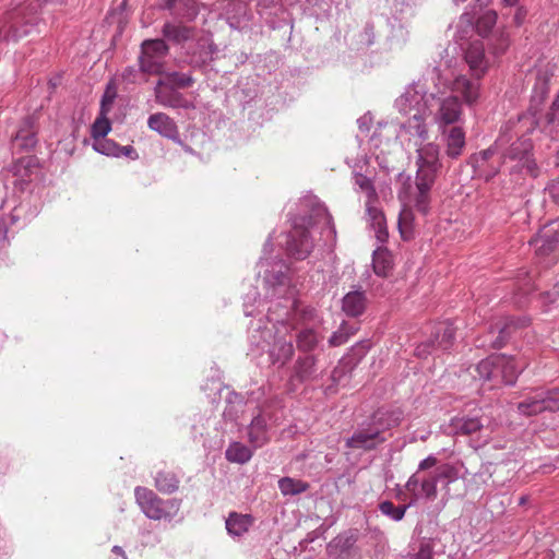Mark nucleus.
<instances>
[{
    "mask_svg": "<svg viewBox=\"0 0 559 559\" xmlns=\"http://www.w3.org/2000/svg\"><path fill=\"white\" fill-rule=\"evenodd\" d=\"M253 455L252 450L241 442H231L225 451L226 460L231 463L246 464Z\"/></svg>",
    "mask_w": 559,
    "mask_h": 559,
    "instance_id": "72a5a7b5",
    "label": "nucleus"
},
{
    "mask_svg": "<svg viewBox=\"0 0 559 559\" xmlns=\"http://www.w3.org/2000/svg\"><path fill=\"white\" fill-rule=\"evenodd\" d=\"M374 25L372 22H367L360 34V43L366 46H371L374 44Z\"/></svg>",
    "mask_w": 559,
    "mask_h": 559,
    "instance_id": "13d9d810",
    "label": "nucleus"
},
{
    "mask_svg": "<svg viewBox=\"0 0 559 559\" xmlns=\"http://www.w3.org/2000/svg\"><path fill=\"white\" fill-rule=\"evenodd\" d=\"M475 373H473L474 378H478L483 382H490V388L498 386L502 383L501 376L499 374V370L496 368H492V371H490V374L486 376L480 369H479V362L474 367Z\"/></svg>",
    "mask_w": 559,
    "mask_h": 559,
    "instance_id": "8fccbe9b",
    "label": "nucleus"
},
{
    "mask_svg": "<svg viewBox=\"0 0 559 559\" xmlns=\"http://www.w3.org/2000/svg\"><path fill=\"white\" fill-rule=\"evenodd\" d=\"M358 331L357 323H348L344 321L340 328L332 333L329 338L330 346L336 347L345 344L350 336H353Z\"/></svg>",
    "mask_w": 559,
    "mask_h": 559,
    "instance_id": "c9c22d12",
    "label": "nucleus"
},
{
    "mask_svg": "<svg viewBox=\"0 0 559 559\" xmlns=\"http://www.w3.org/2000/svg\"><path fill=\"white\" fill-rule=\"evenodd\" d=\"M559 298V285L556 284L552 289L540 294V299L545 305H551Z\"/></svg>",
    "mask_w": 559,
    "mask_h": 559,
    "instance_id": "680f3d73",
    "label": "nucleus"
},
{
    "mask_svg": "<svg viewBox=\"0 0 559 559\" xmlns=\"http://www.w3.org/2000/svg\"><path fill=\"white\" fill-rule=\"evenodd\" d=\"M455 331V326L450 321L436 324L429 336L416 346L414 355L426 359L430 355L448 352L454 344Z\"/></svg>",
    "mask_w": 559,
    "mask_h": 559,
    "instance_id": "6e6552de",
    "label": "nucleus"
},
{
    "mask_svg": "<svg viewBox=\"0 0 559 559\" xmlns=\"http://www.w3.org/2000/svg\"><path fill=\"white\" fill-rule=\"evenodd\" d=\"M239 407L237 405H227L224 409L223 416L226 420L234 421L238 417Z\"/></svg>",
    "mask_w": 559,
    "mask_h": 559,
    "instance_id": "774afa93",
    "label": "nucleus"
},
{
    "mask_svg": "<svg viewBox=\"0 0 559 559\" xmlns=\"http://www.w3.org/2000/svg\"><path fill=\"white\" fill-rule=\"evenodd\" d=\"M400 423L395 412L378 409L369 421L360 424L345 440V447L353 450L373 451L386 441L384 432Z\"/></svg>",
    "mask_w": 559,
    "mask_h": 559,
    "instance_id": "7ed1b4c3",
    "label": "nucleus"
},
{
    "mask_svg": "<svg viewBox=\"0 0 559 559\" xmlns=\"http://www.w3.org/2000/svg\"><path fill=\"white\" fill-rule=\"evenodd\" d=\"M372 228L374 229L376 237L380 242H385L388 240L389 233L385 219H383V223H380L379 225H373Z\"/></svg>",
    "mask_w": 559,
    "mask_h": 559,
    "instance_id": "338daca9",
    "label": "nucleus"
},
{
    "mask_svg": "<svg viewBox=\"0 0 559 559\" xmlns=\"http://www.w3.org/2000/svg\"><path fill=\"white\" fill-rule=\"evenodd\" d=\"M147 126L151 130L159 133L162 136L173 140L177 144H182L178 127L174 119L164 112H156L148 117Z\"/></svg>",
    "mask_w": 559,
    "mask_h": 559,
    "instance_id": "aec40b11",
    "label": "nucleus"
},
{
    "mask_svg": "<svg viewBox=\"0 0 559 559\" xmlns=\"http://www.w3.org/2000/svg\"><path fill=\"white\" fill-rule=\"evenodd\" d=\"M396 109L409 118L401 123L400 129L409 135H416L421 141L428 138V129L425 122L427 111L431 112L429 99L414 87H408L395 100Z\"/></svg>",
    "mask_w": 559,
    "mask_h": 559,
    "instance_id": "39448f33",
    "label": "nucleus"
},
{
    "mask_svg": "<svg viewBox=\"0 0 559 559\" xmlns=\"http://www.w3.org/2000/svg\"><path fill=\"white\" fill-rule=\"evenodd\" d=\"M14 148L21 152L33 150L37 144V128L34 116H26L12 138Z\"/></svg>",
    "mask_w": 559,
    "mask_h": 559,
    "instance_id": "a211bd4d",
    "label": "nucleus"
},
{
    "mask_svg": "<svg viewBox=\"0 0 559 559\" xmlns=\"http://www.w3.org/2000/svg\"><path fill=\"white\" fill-rule=\"evenodd\" d=\"M217 51L214 44L205 40H199L197 45L187 49L188 64L193 69H200L213 60V55Z\"/></svg>",
    "mask_w": 559,
    "mask_h": 559,
    "instance_id": "412c9836",
    "label": "nucleus"
},
{
    "mask_svg": "<svg viewBox=\"0 0 559 559\" xmlns=\"http://www.w3.org/2000/svg\"><path fill=\"white\" fill-rule=\"evenodd\" d=\"M547 94H548L547 81L545 79H538L534 86V90H533V95H532V99H531L532 107L542 104Z\"/></svg>",
    "mask_w": 559,
    "mask_h": 559,
    "instance_id": "603ef678",
    "label": "nucleus"
},
{
    "mask_svg": "<svg viewBox=\"0 0 559 559\" xmlns=\"http://www.w3.org/2000/svg\"><path fill=\"white\" fill-rule=\"evenodd\" d=\"M525 367V364H520L515 358L502 354L491 355L479 361V369L486 376L490 374L492 368L498 369L504 385H514Z\"/></svg>",
    "mask_w": 559,
    "mask_h": 559,
    "instance_id": "f8f14e48",
    "label": "nucleus"
},
{
    "mask_svg": "<svg viewBox=\"0 0 559 559\" xmlns=\"http://www.w3.org/2000/svg\"><path fill=\"white\" fill-rule=\"evenodd\" d=\"M361 537L359 528L350 527L338 533L326 545V554L331 559H362L358 540Z\"/></svg>",
    "mask_w": 559,
    "mask_h": 559,
    "instance_id": "9b49d317",
    "label": "nucleus"
},
{
    "mask_svg": "<svg viewBox=\"0 0 559 559\" xmlns=\"http://www.w3.org/2000/svg\"><path fill=\"white\" fill-rule=\"evenodd\" d=\"M372 228L374 229L376 237L380 242H385L388 240L389 233L385 219H383V223H380L379 225H373Z\"/></svg>",
    "mask_w": 559,
    "mask_h": 559,
    "instance_id": "69168bd1",
    "label": "nucleus"
},
{
    "mask_svg": "<svg viewBox=\"0 0 559 559\" xmlns=\"http://www.w3.org/2000/svg\"><path fill=\"white\" fill-rule=\"evenodd\" d=\"M39 160L36 156L28 155L19 158L12 166V173L14 176L20 177L22 181L26 182L27 179L34 174V170L38 167Z\"/></svg>",
    "mask_w": 559,
    "mask_h": 559,
    "instance_id": "2f4dec72",
    "label": "nucleus"
},
{
    "mask_svg": "<svg viewBox=\"0 0 559 559\" xmlns=\"http://www.w3.org/2000/svg\"><path fill=\"white\" fill-rule=\"evenodd\" d=\"M111 130V123L107 118V115L100 114L92 126V138L94 141L106 138Z\"/></svg>",
    "mask_w": 559,
    "mask_h": 559,
    "instance_id": "37998d69",
    "label": "nucleus"
},
{
    "mask_svg": "<svg viewBox=\"0 0 559 559\" xmlns=\"http://www.w3.org/2000/svg\"><path fill=\"white\" fill-rule=\"evenodd\" d=\"M438 477L435 474L419 475L414 473L405 484L406 490L412 495V503L419 499L433 501L437 498Z\"/></svg>",
    "mask_w": 559,
    "mask_h": 559,
    "instance_id": "ddd939ff",
    "label": "nucleus"
},
{
    "mask_svg": "<svg viewBox=\"0 0 559 559\" xmlns=\"http://www.w3.org/2000/svg\"><path fill=\"white\" fill-rule=\"evenodd\" d=\"M441 142L444 146L447 159L455 160L464 152L466 138L464 130L459 126L445 127L441 131Z\"/></svg>",
    "mask_w": 559,
    "mask_h": 559,
    "instance_id": "f3484780",
    "label": "nucleus"
},
{
    "mask_svg": "<svg viewBox=\"0 0 559 559\" xmlns=\"http://www.w3.org/2000/svg\"><path fill=\"white\" fill-rule=\"evenodd\" d=\"M530 243L534 245L536 252L540 255L559 251V221L545 226Z\"/></svg>",
    "mask_w": 559,
    "mask_h": 559,
    "instance_id": "6ab92c4d",
    "label": "nucleus"
},
{
    "mask_svg": "<svg viewBox=\"0 0 559 559\" xmlns=\"http://www.w3.org/2000/svg\"><path fill=\"white\" fill-rule=\"evenodd\" d=\"M116 97H117L116 87L111 83H108L107 87L102 96V99H100L99 112L108 115L112 108V104H114Z\"/></svg>",
    "mask_w": 559,
    "mask_h": 559,
    "instance_id": "09e8293b",
    "label": "nucleus"
},
{
    "mask_svg": "<svg viewBox=\"0 0 559 559\" xmlns=\"http://www.w3.org/2000/svg\"><path fill=\"white\" fill-rule=\"evenodd\" d=\"M497 13L493 10L485 11L476 21V32L486 37L497 23Z\"/></svg>",
    "mask_w": 559,
    "mask_h": 559,
    "instance_id": "a19ab883",
    "label": "nucleus"
},
{
    "mask_svg": "<svg viewBox=\"0 0 559 559\" xmlns=\"http://www.w3.org/2000/svg\"><path fill=\"white\" fill-rule=\"evenodd\" d=\"M465 61L469 68V72L474 80H469L466 75H459L452 83V91L461 94L467 104H473L479 96V83L489 69L490 62L486 57L483 41H472L465 50Z\"/></svg>",
    "mask_w": 559,
    "mask_h": 559,
    "instance_id": "20e7f679",
    "label": "nucleus"
},
{
    "mask_svg": "<svg viewBox=\"0 0 559 559\" xmlns=\"http://www.w3.org/2000/svg\"><path fill=\"white\" fill-rule=\"evenodd\" d=\"M156 103L174 109L183 108V109H192L194 108L193 104L188 100L181 93L176 91L169 86V88H164V91H156Z\"/></svg>",
    "mask_w": 559,
    "mask_h": 559,
    "instance_id": "a878e982",
    "label": "nucleus"
},
{
    "mask_svg": "<svg viewBox=\"0 0 559 559\" xmlns=\"http://www.w3.org/2000/svg\"><path fill=\"white\" fill-rule=\"evenodd\" d=\"M373 202L374 201H367L366 203L367 216L371 226L379 225L380 223H383V219H385L383 212L372 205Z\"/></svg>",
    "mask_w": 559,
    "mask_h": 559,
    "instance_id": "6e6d98bb",
    "label": "nucleus"
},
{
    "mask_svg": "<svg viewBox=\"0 0 559 559\" xmlns=\"http://www.w3.org/2000/svg\"><path fill=\"white\" fill-rule=\"evenodd\" d=\"M199 11L197 9L194 0H179L178 1V10L176 11V16L186 19L188 21H192L198 15Z\"/></svg>",
    "mask_w": 559,
    "mask_h": 559,
    "instance_id": "49530a36",
    "label": "nucleus"
},
{
    "mask_svg": "<svg viewBox=\"0 0 559 559\" xmlns=\"http://www.w3.org/2000/svg\"><path fill=\"white\" fill-rule=\"evenodd\" d=\"M367 307V297L364 290L355 289L347 293L342 299V310L348 317L361 316Z\"/></svg>",
    "mask_w": 559,
    "mask_h": 559,
    "instance_id": "b1692460",
    "label": "nucleus"
},
{
    "mask_svg": "<svg viewBox=\"0 0 559 559\" xmlns=\"http://www.w3.org/2000/svg\"><path fill=\"white\" fill-rule=\"evenodd\" d=\"M483 426L481 419L477 416H456L450 421V428L454 435L468 436L479 431Z\"/></svg>",
    "mask_w": 559,
    "mask_h": 559,
    "instance_id": "bb28decb",
    "label": "nucleus"
},
{
    "mask_svg": "<svg viewBox=\"0 0 559 559\" xmlns=\"http://www.w3.org/2000/svg\"><path fill=\"white\" fill-rule=\"evenodd\" d=\"M535 289L533 278L528 273H521L516 281L515 296H518V305L523 306L526 297Z\"/></svg>",
    "mask_w": 559,
    "mask_h": 559,
    "instance_id": "ea45409f",
    "label": "nucleus"
},
{
    "mask_svg": "<svg viewBox=\"0 0 559 559\" xmlns=\"http://www.w3.org/2000/svg\"><path fill=\"white\" fill-rule=\"evenodd\" d=\"M545 126L551 127V131L559 132V94L552 102L549 111L544 117Z\"/></svg>",
    "mask_w": 559,
    "mask_h": 559,
    "instance_id": "de8ad7c7",
    "label": "nucleus"
},
{
    "mask_svg": "<svg viewBox=\"0 0 559 559\" xmlns=\"http://www.w3.org/2000/svg\"><path fill=\"white\" fill-rule=\"evenodd\" d=\"M528 324L526 318L504 317L493 322V340L491 349H500L510 341L513 333Z\"/></svg>",
    "mask_w": 559,
    "mask_h": 559,
    "instance_id": "dca6fc26",
    "label": "nucleus"
},
{
    "mask_svg": "<svg viewBox=\"0 0 559 559\" xmlns=\"http://www.w3.org/2000/svg\"><path fill=\"white\" fill-rule=\"evenodd\" d=\"M545 197L544 201L546 202L548 199L554 203L559 205V179H554L544 190Z\"/></svg>",
    "mask_w": 559,
    "mask_h": 559,
    "instance_id": "4d7b16f0",
    "label": "nucleus"
},
{
    "mask_svg": "<svg viewBox=\"0 0 559 559\" xmlns=\"http://www.w3.org/2000/svg\"><path fill=\"white\" fill-rule=\"evenodd\" d=\"M413 503L409 502L408 504H402V506H395L390 500L381 501L378 506L379 511L391 519L394 522H400L403 520L406 510L412 506Z\"/></svg>",
    "mask_w": 559,
    "mask_h": 559,
    "instance_id": "58836bf2",
    "label": "nucleus"
},
{
    "mask_svg": "<svg viewBox=\"0 0 559 559\" xmlns=\"http://www.w3.org/2000/svg\"><path fill=\"white\" fill-rule=\"evenodd\" d=\"M521 163L522 168L525 170L527 175H530L533 178H536L538 176V166L536 162L530 157V155L526 156Z\"/></svg>",
    "mask_w": 559,
    "mask_h": 559,
    "instance_id": "052dcab7",
    "label": "nucleus"
},
{
    "mask_svg": "<svg viewBox=\"0 0 559 559\" xmlns=\"http://www.w3.org/2000/svg\"><path fill=\"white\" fill-rule=\"evenodd\" d=\"M532 148V140L526 136H521L510 145L504 156L510 159L522 162L526 156L531 154Z\"/></svg>",
    "mask_w": 559,
    "mask_h": 559,
    "instance_id": "f704fd0d",
    "label": "nucleus"
},
{
    "mask_svg": "<svg viewBox=\"0 0 559 559\" xmlns=\"http://www.w3.org/2000/svg\"><path fill=\"white\" fill-rule=\"evenodd\" d=\"M253 521L250 514L230 512L226 520V530L233 536H242L252 526Z\"/></svg>",
    "mask_w": 559,
    "mask_h": 559,
    "instance_id": "c756f323",
    "label": "nucleus"
},
{
    "mask_svg": "<svg viewBox=\"0 0 559 559\" xmlns=\"http://www.w3.org/2000/svg\"><path fill=\"white\" fill-rule=\"evenodd\" d=\"M416 178L414 201L417 211L427 214L430 203V192L436 182L438 173L442 168L440 158V147L433 142H429L417 148Z\"/></svg>",
    "mask_w": 559,
    "mask_h": 559,
    "instance_id": "f03ea898",
    "label": "nucleus"
},
{
    "mask_svg": "<svg viewBox=\"0 0 559 559\" xmlns=\"http://www.w3.org/2000/svg\"><path fill=\"white\" fill-rule=\"evenodd\" d=\"M317 377V356L307 354L299 356L293 367L292 380L300 383L314 380Z\"/></svg>",
    "mask_w": 559,
    "mask_h": 559,
    "instance_id": "4be33fe9",
    "label": "nucleus"
},
{
    "mask_svg": "<svg viewBox=\"0 0 559 559\" xmlns=\"http://www.w3.org/2000/svg\"><path fill=\"white\" fill-rule=\"evenodd\" d=\"M433 474L436 477H438V481L444 479L447 480V484H450L459 478L457 468L450 464H444Z\"/></svg>",
    "mask_w": 559,
    "mask_h": 559,
    "instance_id": "864d4df0",
    "label": "nucleus"
},
{
    "mask_svg": "<svg viewBox=\"0 0 559 559\" xmlns=\"http://www.w3.org/2000/svg\"><path fill=\"white\" fill-rule=\"evenodd\" d=\"M156 489L164 495H171L179 489L180 478L173 471H158L154 477Z\"/></svg>",
    "mask_w": 559,
    "mask_h": 559,
    "instance_id": "c85d7f7f",
    "label": "nucleus"
},
{
    "mask_svg": "<svg viewBox=\"0 0 559 559\" xmlns=\"http://www.w3.org/2000/svg\"><path fill=\"white\" fill-rule=\"evenodd\" d=\"M497 43L493 45V53L495 55H501L503 53L507 48L509 47V40L508 37L504 34H500L497 37Z\"/></svg>",
    "mask_w": 559,
    "mask_h": 559,
    "instance_id": "0e129e2a",
    "label": "nucleus"
},
{
    "mask_svg": "<svg viewBox=\"0 0 559 559\" xmlns=\"http://www.w3.org/2000/svg\"><path fill=\"white\" fill-rule=\"evenodd\" d=\"M429 99L430 108L436 103L438 106L436 120L439 124H453L459 121L462 115V106L457 96H448L445 98H436L433 94L425 95Z\"/></svg>",
    "mask_w": 559,
    "mask_h": 559,
    "instance_id": "4468645a",
    "label": "nucleus"
},
{
    "mask_svg": "<svg viewBox=\"0 0 559 559\" xmlns=\"http://www.w3.org/2000/svg\"><path fill=\"white\" fill-rule=\"evenodd\" d=\"M437 463H438L437 457L435 455H429L419 462L418 468L415 473H418L419 475H421L420 474L421 472H426V471L435 467L437 465Z\"/></svg>",
    "mask_w": 559,
    "mask_h": 559,
    "instance_id": "e2e57ef3",
    "label": "nucleus"
},
{
    "mask_svg": "<svg viewBox=\"0 0 559 559\" xmlns=\"http://www.w3.org/2000/svg\"><path fill=\"white\" fill-rule=\"evenodd\" d=\"M528 324L526 318L504 317L493 322V340L491 349H500L510 341L513 333Z\"/></svg>",
    "mask_w": 559,
    "mask_h": 559,
    "instance_id": "2eb2a0df",
    "label": "nucleus"
},
{
    "mask_svg": "<svg viewBox=\"0 0 559 559\" xmlns=\"http://www.w3.org/2000/svg\"><path fill=\"white\" fill-rule=\"evenodd\" d=\"M163 39L181 45L194 36V28L180 23L166 22L162 27Z\"/></svg>",
    "mask_w": 559,
    "mask_h": 559,
    "instance_id": "393cba45",
    "label": "nucleus"
},
{
    "mask_svg": "<svg viewBox=\"0 0 559 559\" xmlns=\"http://www.w3.org/2000/svg\"><path fill=\"white\" fill-rule=\"evenodd\" d=\"M354 182L361 191H364L367 195V201H376L378 199V193L374 188V185L372 180L360 174V173H354Z\"/></svg>",
    "mask_w": 559,
    "mask_h": 559,
    "instance_id": "79ce46f5",
    "label": "nucleus"
},
{
    "mask_svg": "<svg viewBox=\"0 0 559 559\" xmlns=\"http://www.w3.org/2000/svg\"><path fill=\"white\" fill-rule=\"evenodd\" d=\"M301 206L310 211L309 214L292 218V229L286 234V253L295 260H305L314 248L309 227L317 219L324 218L326 225L331 226L332 216L328 209L314 195H307L301 199Z\"/></svg>",
    "mask_w": 559,
    "mask_h": 559,
    "instance_id": "f257e3e1",
    "label": "nucleus"
},
{
    "mask_svg": "<svg viewBox=\"0 0 559 559\" xmlns=\"http://www.w3.org/2000/svg\"><path fill=\"white\" fill-rule=\"evenodd\" d=\"M273 242L270 236L264 243L263 253L266 255L272 251ZM258 265L263 269L262 282L267 298H282L290 289L289 267L282 259L270 260L266 257L260 258Z\"/></svg>",
    "mask_w": 559,
    "mask_h": 559,
    "instance_id": "423d86ee",
    "label": "nucleus"
},
{
    "mask_svg": "<svg viewBox=\"0 0 559 559\" xmlns=\"http://www.w3.org/2000/svg\"><path fill=\"white\" fill-rule=\"evenodd\" d=\"M295 348L292 342L278 340L275 342L273 349L270 350V357L273 364L284 366L293 358Z\"/></svg>",
    "mask_w": 559,
    "mask_h": 559,
    "instance_id": "473e14b6",
    "label": "nucleus"
},
{
    "mask_svg": "<svg viewBox=\"0 0 559 559\" xmlns=\"http://www.w3.org/2000/svg\"><path fill=\"white\" fill-rule=\"evenodd\" d=\"M167 76L173 88H188L194 84V79L188 73L173 71L167 72Z\"/></svg>",
    "mask_w": 559,
    "mask_h": 559,
    "instance_id": "a18cd8bd",
    "label": "nucleus"
},
{
    "mask_svg": "<svg viewBox=\"0 0 559 559\" xmlns=\"http://www.w3.org/2000/svg\"><path fill=\"white\" fill-rule=\"evenodd\" d=\"M493 154L495 150L492 147H488L487 150H484L479 153L472 154L467 159V165L472 166L476 174L484 176L486 180H489L498 173V168H492L489 171L485 169V164Z\"/></svg>",
    "mask_w": 559,
    "mask_h": 559,
    "instance_id": "cd10ccee",
    "label": "nucleus"
},
{
    "mask_svg": "<svg viewBox=\"0 0 559 559\" xmlns=\"http://www.w3.org/2000/svg\"><path fill=\"white\" fill-rule=\"evenodd\" d=\"M433 540L423 538L419 540L417 552L409 556V559H433Z\"/></svg>",
    "mask_w": 559,
    "mask_h": 559,
    "instance_id": "3c124183",
    "label": "nucleus"
},
{
    "mask_svg": "<svg viewBox=\"0 0 559 559\" xmlns=\"http://www.w3.org/2000/svg\"><path fill=\"white\" fill-rule=\"evenodd\" d=\"M278 488L283 496H296L308 490L309 484L292 477H283L278 480Z\"/></svg>",
    "mask_w": 559,
    "mask_h": 559,
    "instance_id": "e433bc0d",
    "label": "nucleus"
},
{
    "mask_svg": "<svg viewBox=\"0 0 559 559\" xmlns=\"http://www.w3.org/2000/svg\"><path fill=\"white\" fill-rule=\"evenodd\" d=\"M320 342L319 334L311 328L302 329L296 335L297 349L305 355L313 354L312 352L319 346Z\"/></svg>",
    "mask_w": 559,
    "mask_h": 559,
    "instance_id": "7c9ffc66",
    "label": "nucleus"
},
{
    "mask_svg": "<svg viewBox=\"0 0 559 559\" xmlns=\"http://www.w3.org/2000/svg\"><path fill=\"white\" fill-rule=\"evenodd\" d=\"M248 440L254 449L262 448L270 440L267 419L259 413L248 426Z\"/></svg>",
    "mask_w": 559,
    "mask_h": 559,
    "instance_id": "5701e85b",
    "label": "nucleus"
},
{
    "mask_svg": "<svg viewBox=\"0 0 559 559\" xmlns=\"http://www.w3.org/2000/svg\"><path fill=\"white\" fill-rule=\"evenodd\" d=\"M519 414L531 417L544 412L559 411V386L533 390L523 401L516 404Z\"/></svg>",
    "mask_w": 559,
    "mask_h": 559,
    "instance_id": "1a4fd4ad",
    "label": "nucleus"
},
{
    "mask_svg": "<svg viewBox=\"0 0 559 559\" xmlns=\"http://www.w3.org/2000/svg\"><path fill=\"white\" fill-rule=\"evenodd\" d=\"M93 148L103 155L117 157L120 145L110 139L103 138L93 142Z\"/></svg>",
    "mask_w": 559,
    "mask_h": 559,
    "instance_id": "c03bdc74",
    "label": "nucleus"
},
{
    "mask_svg": "<svg viewBox=\"0 0 559 559\" xmlns=\"http://www.w3.org/2000/svg\"><path fill=\"white\" fill-rule=\"evenodd\" d=\"M493 322L490 323L486 332L476 341L477 347L491 349V341L493 340Z\"/></svg>",
    "mask_w": 559,
    "mask_h": 559,
    "instance_id": "bf43d9fd",
    "label": "nucleus"
},
{
    "mask_svg": "<svg viewBox=\"0 0 559 559\" xmlns=\"http://www.w3.org/2000/svg\"><path fill=\"white\" fill-rule=\"evenodd\" d=\"M134 496L141 511L154 521H170L176 516L180 508V500H164L146 487H135Z\"/></svg>",
    "mask_w": 559,
    "mask_h": 559,
    "instance_id": "0eeeda50",
    "label": "nucleus"
},
{
    "mask_svg": "<svg viewBox=\"0 0 559 559\" xmlns=\"http://www.w3.org/2000/svg\"><path fill=\"white\" fill-rule=\"evenodd\" d=\"M373 271L378 276L385 277L392 269L391 255L385 250H376L372 255Z\"/></svg>",
    "mask_w": 559,
    "mask_h": 559,
    "instance_id": "4c0bfd02",
    "label": "nucleus"
},
{
    "mask_svg": "<svg viewBox=\"0 0 559 559\" xmlns=\"http://www.w3.org/2000/svg\"><path fill=\"white\" fill-rule=\"evenodd\" d=\"M168 53L169 46L165 39H145L141 44V53L138 58L141 71L150 75L164 73V59Z\"/></svg>",
    "mask_w": 559,
    "mask_h": 559,
    "instance_id": "9d476101",
    "label": "nucleus"
},
{
    "mask_svg": "<svg viewBox=\"0 0 559 559\" xmlns=\"http://www.w3.org/2000/svg\"><path fill=\"white\" fill-rule=\"evenodd\" d=\"M142 74L144 73L141 71L140 66L139 69H136L134 66H129L122 70L121 79L123 82L128 84H135L140 82V78Z\"/></svg>",
    "mask_w": 559,
    "mask_h": 559,
    "instance_id": "5fc2aeb1",
    "label": "nucleus"
}]
</instances>
